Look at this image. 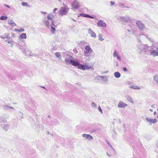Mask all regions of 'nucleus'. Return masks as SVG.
<instances>
[{"mask_svg": "<svg viewBox=\"0 0 158 158\" xmlns=\"http://www.w3.org/2000/svg\"><path fill=\"white\" fill-rule=\"evenodd\" d=\"M19 48L21 50L22 52L27 56L29 55L31 56H33L34 55L33 53H32L27 48L25 45H24L23 46H19Z\"/></svg>", "mask_w": 158, "mask_h": 158, "instance_id": "1", "label": "nucleus"}, {"mask_svg": "<svg viewBox=\"0 0 158 158\" xmlns=\"http://www.w3.org/2000/svg\"><path fill=\"white\" fill-rule=\"evenodd\" d=\"M85 51H84V56H89L93 52V50L89 45H87L85 48Z\"/></svg>", "mask_w": 158, "mask_h": 158, "instance_id": "2", "label": "nucleus"}, {"mask_svg": "<svg viewBox=\"0 0 158 158\" xmlns=\"http://www.w3.org/2000/svg\"><path fill=\"white\" fill-rule=\"evenodd\" d=\"M117 19L120 20L122 22V23L124 24L125 23H127L130 21V18L128 16H118Z\"/></svg>", "mask_w": 158, "mask_h": 158, "instance_id": "3", "label": "nucleus"}, {"mask_svg": "<svg viewBox=\"0 0 158 158\" xmlns=\"http://www.w3.org/2000/svg\"><path fill=\"white\" fill-rule=\"evenodd\" d=\"M69 8L66 7H61L59 10V13L61 15H66L69 11Z\"/></svg>", "mask_w": 158, "mask_h": 158, "instance_id": "4", "label": "nucleus"}, {"mask_svg": "<svg viewBox=\"0 0 158 158\" xmlns=\"http://www.w3.org/2000/svg\"><path fill=\"white\" fill-rule=\"evenodd\" d=\"M153 49V48H152V46L149 47L147 44H145V45L144 46L143 50V51L146 54L149 55L150 51L151 49Z\"/></svg>", "mask_w": 158, "mask_h": 158, "instance_id": "5", "label": "nucleus"}, {"mask_svg": "<svg viewBox=\"0 0 158 158\" xmlns=\"http://www.w3.org/2000/svg\"><path fill=\"white\" fill-rule=\"evenodd\" d=\"M79 0H74L71 4V6L73 9H77L80 7Z\"/></svg>", "mask_w": 158, "mask_h": 158, "instance_id": "6", "label": "nucleus"}, {"mask_svg": "<svg viewBox=\"0 0 158 158\" xmlns=\"http://www.w3.org/2000/svg\"><path fill=\"white\" fill-rule=\"evenodd\" d=\"M136 25L138 28L141 31H143L145 28L144 24L140 21H137L136 23Z\"/></svg>", "mask_w": 158, "mask_h": 158, "instance_id": "7", "label": "nucleus"}, {"mask_svg": "<svg viewBox=\"0 0 158 158\" xmlns=\"http://www.w3.org/2000/svg\"><path fill=\"white\" fill-rule=\"evenodd\" d=\"M82 137L84 138L85 140H88L90 141L93 139L92 136L89 134H83L82 135Z\"/></svg>", "mask_w": 158, "mask_h": 158, "instance_id": "8", "label": "nucleus"}, {"mask_svg": "<svg viewBox=\"0 0 158 158\" xmlns=\"http://www.w3.org/2000/svg\"><path fill=\"white\" fill-rule=\"evenodd\" d=\"M54 16L51 14L48 15L47 16V19L51 20H52V25L54 26L55 27H56L57 26V25H55L54 23L55 22V21L54 20H53V19Z\"/></svg>", "mask_w": 158, "mask_h": 158, "instance_id": "9", "label": "nucleus"}, {"mask_svg": "<svg viewBox=\"0 0 158 158\" xmlns=\"http://www.w3.org/2000/svg\"><path fill=\"white\" fill-rule=\"evenodd\" d=\"M72 60V57L69 55H68L65 59V61L67 64H70Z\"/></svg>", "mask_w": 158, "mask_h": 158, "instance_id": "10", "label": "nucleus"}, {"mask_svg": "<svg viewBox=\"0 0 158 158\" xmlns=\"http://www.w3.org/2000/svg\"><path fill=\"white\" fill-rule=\"evenodd\" d=\"M97 26L102 27H105L106 25L105 23L103 20H99L97 23Z\"/></svg>", "mask_w": 158, "mask_h": 158, "instance_id": "11", "label": "nucleus"}, {"mask_svg": "<svg viewBox=\"0 0 158 158\" xmlns=\"http://www.w3.org/2000/svg\"><path fill=\"white\" fill-rule=\"evenodd\" d=\"M88 32L90 35L91 36L94 38L96 37V35L95 33L91 28H89Z\"/></svg>", "mask_w": 158, "mask_h": 158, "instance_id": "12", "label": "nucleus"}, {"mask_svg": "<svg viewBox=\"0 0 158 158\" xmlns=\"http://www.w3.org/2000/svg\"><path fill=\"white\" fill-rule=\"evenodd\" d=\"M149 55H152L154 56H158V51L156 50L152 49L150 51Z\"/></svg>", "mask_w": 158, "mask_h": 158, "instance_id": "13", "label": "nucleus"}, {"mask_svg": "<svg viewBox=\"0 0 158 158\" xmlns=\"http://www.w3.org/2000/svg\"><path fill=\"white\" fill-rule=\"evenodd\" d=\"M127 106V105L122 101H120L118 105L119 108H124Z\"/></svg>", "mask_w": 158, "mask_h": 158, "instance_id": "14", "label": "nucleus"}, {"mask_svg": "<svg viewBox=\"0 0 158 158\" xmlns=\"http://www.w3.org/2000/svg\"><path fill=\"white\" fill-rule=\"evenodd\" d=\"M146 120L150 124L152 123H155L157 122V119L156 118H154V119H151L149 118H146Z\"/></svg>", "mask_w": 158, "mask_h": 158, "instance_id": "15", "label": "nucleus"}, {"mask_svg": "<svg viewBox=\"0 0 158 158\" xmlns=\"http://www.w3.org/2000/svg\"><path fill=\"white\" fill-rule=\"evenodd\" d=\"M139 44L137 45V47L141 51H143V50L144 46L145 44H142L140 41H139Z\"/></svg>", "mask_w": 158, "mask_h": 158, "instance_id": "16", "label": "nucleus"}, {"mask_svg": "<svg viewBox=\"0 0 158 158\" xmlns=\"http://www.w3.org/2000/svg\"><path fill=\"white\" fill-rule=\"evenodd\" d=\"M7 23L12 27H14L16 26V25L15 23L12 20H8V21Z\"/></svg>", "mask_w": 158, "mask_h": 158, "instance_id": "17", "label": "nucleus"}, {"mask_svg": "<svg viewBox=\"0 0 158 158\" xmlns=\"http://www.w3.org/2000/svg\"><path fill=\"white\" fill-rule=\"evenodd\" d=\"M144 37H145L146 38H148V40H149V41L152 42H154V40L148 37V35H145L144 34H142L140 35H139V38H143Z\"/></svg>", "mask_w": 158, "mask_h": 158, "instance_id": "18", "label": "nucleus"}, {"mask_svg": "<svg viewBox=\"0 0 158 158\" xmlns=\"http://www.w3.org/2000/svg\"><path fill=\"white\" fill-rule=\"evenodd\" d=\"M51 122L48 123V124L51 126H56L59 124L58 121L57 120L51 121Z\"/></svg>", "mask_w": 158, "mask_h": 158, "instance_id": "19", "label": "nucleus"}, {"mask_svg": "<svg viewBox=\"0 0 158 158\" xmlns=\"http://www.w3.org/2000/svg\"><path fill=\"white\" fill-rule=\"evenodd\" d=\"M27 38V35L25 33H22L20 35L19 37V39L21 40L23 39H25Z\"/></svg>", "mask_w": 158, "mask_h": 158, "instance_id": "20", "label": "nucleus"}, {"mask_svg": "<svg viewBox=\"0 0 158 158\" xmlns=\"http://www.w3.org/2000/svg\"><path fill=\"white\" fill-rule=\"evenodd\" d=\"M113 56L114 57H116L117 59L119 61H121V58L120 56H119L117 53L116 50H115L113 54Z\"/></svg>", "mask_w": 158, "mask_h": 158, "instance_id": "21", "label": "nucleus"}, {"mask_svg": "<svg viewBox=\"0 0 158 158\" xmlns=\"http://www.w3.org/2000/svg\"><path fill=\"white\" fill-rule=\"evenodd\" d=\"M77 68L78 69L83 70H85L86 69V67L85 65L81 64L79 63L77 66Z\"/></svg>", "mask_w": 158, "mask_h": 158, "instance_id": "22", "label": "nucleus"}, {"mask_svg": "<svg viewBox=\"0 0 158 158\" xmlns=\"http://www.w3.org/2000/svg\"><path fill=\"white\" fill-rule=\"evenodd\" d=\"M14 30L15 31L22 32L24 31V29L21 27H20L19 28H15L14 29Z\"/></svg>", "mask_w": 158, "mask_h": 158, "instance_id": "23", "label": "nucleus"}, {"mask_svg": "<svg viewBox=\"0 0 158 158\" xmlns=\"http://www.w3.org/2000/svg\"><path fill=\"white\" fill-rule=\"evenodd\" d=\"M79 64V63L78 62L72 60L70 64L74 66L77 67Z\"/></svg>", "mask_w": 158, "mask_h": 158, "instance_id": "24", "label": "nucleus"}, {"mask_svg": "<svg viewBox=\"0 0 158 158\" xmlns=\"http://www.w3.org/2000/svg\"><path fill=\"white\" fill-rule=\"evenodd\" d=\"M126 32L127 35L134 34V32L132 30H130L129 29H127L126 31Z\"/></svg>", "mask_w": 158, "mask_h": 158, "instance_id": "25", "label": "nucleus"}, {"mask_svg": "<svg viewBox=\"0 0 158 158\" xmlns=\"http://www.w3.org/2000/svg\"><path fill=\"white\" fill-rule=\"evenodd\" d=\"M114 75L115 78H119L121 76L120 73L118 72H116L114 73Z\"/></svg>", "mask_w": 158, "mask_h": 158, "instance_id": "26", "label": "nucleus"}, {"mask_svg": "<svg viewBox=\"0 0 158 158\" xmlns=\"http://www.w3.org/2000/svg\"><path fill=\"white\" fill-rule=\"evenodd\" d=\"M9 126L8 124L5 125L2 127L3 129L6 131H7L9 129Z\"/></svg>", "mask_w": 158, "mask_h": 158, "instance_id": "27", "label": "nucleus"}, {"mask_svg": "<svg viewBox=\"0 0 158 158\" xmlns=\"http://www.w3.org/2000/svg\"><path fill=\"white\" fill-rule=\"evenodd\" d=\"M130 87L131 89H140L139 87L136 85H131Z\"/></svg>", "mask_w": 158, "mask_h": 158, "instance_id": "28", "label": "nucleus"}, {"mask_svg": "<svg viewBox=\"0 0 158 158\" xmlns=\"http://www.w3.org/2000/svg\"><path fill=\"white\" fill-rule=\"evenodd\" d=\"M6 120L2 116L0 117V123H6Z\"/></svg>", "mask_w": 158, "mask_h": 158, "instance_id": "29", "label": "nucleus"}, {"mask_svg": "<svg viewBox=\"0 0 158 158\" xmlns=\"http://www.w3.org/2000/svg\"><path fill=\"white\" fill-rule=\"evenodd\" d=\"M154 80L155 82L158 84V75H156L153 77Z\"/></svg>", "mask_w": 158, "mask_h": 158, "instance_id": "30", "label": "nucleus"}, {"mask_svg": "<svg viewBox=\"0 0 158 158\" xmlns=\"http://www.w3.org/2000/svg\"><path fill=\"white\" fill-rule=\"evenodd\" d=\"M8 17L6 16H2L0 18V19L2 20H6Z\"/></svg>", "mask_w": 158, "mask_h": 158, "instance_id": "31", "label": "nucleus"}, {"mask_svg": "<svg viewBox=\"0 0 158 158\" xmlns=\"http://www.w3.org/2000/svg\"><path fill=\"white\" fill-rule=\"evenodd\" d=\"M6 42H7V43L8 44H11L12 45H13V44L14 41L12 40H6Z\"/></svg>", "mask_w": 158, "mask_h": 158, "instance_id": "32", "label": "nucleus"}, {"mask_svg": "<svg viewBox=\"0 0 158 158\" xmlns=\"http://www.w3.org/2000/svg\"><path fill=\"white\" fill-rule=\"evenodd\" d=\"M85 17H87V18H91V19H94V16H90L88 14H86V15Z\"/></svg>", "mask_w": 158, "mask_h": 158, "instance_id": "33", "label": "nucleus"}, {"mask_svg": "<svg viewBox=\"0 0 158 158\" xmlns=\"http://www.w3.org/2000/svg\"><path fill=\"white\" fill-rule=\"evenodd\" d=\"M3 107L4 110H7L9 109V106L7 105H5L3 106Z\"/></svg>", "mask_w": 158, "mask_h": 158, "instance_id": "34", "label": "nucleus"}, {"mask_svg": "<svg viewBox=\"0 0 158 158\" xmlns=\"http://www.w3.org/2000/svg\"><path fill=\"white\" fill-rule=\"evenodd\" d=\"M98 37V40L101 41H103L104 40L100 35H99Z\"/></svg>", "mask_w": 158, "mask_h": 158, "instance_id": "35", "label": "nucleus"}, {"mask_svg": "<svg viewBox=\"0 0 158 158\" xmlns=\"http://www.w3.org/2000/svg\"><path fill=\"white\" fill-rule=\"evenodd\" d=\"M56 31V29L54 27H53V26H52L51 27V32L52 33H54V32H55Z\"/></svg>", "mask_w": 158, "mask_h": 158, "instance_id": "36", "label": "nucleus"}, {"mask_svg": "<svg viewBox=\"0 0 158 158\" xmlns=\"http://www.w3.org/2000/svg\"><path fill=\"white\" fill-rule=\"evenodd\" d=\"M106 143L109 145V146L113 150V151H114V149L113 148V147H112V146H111V145L109 143V142L108 141H106Z\"/></svg>", "mask_w": 158, "mask_h": 158, "instance_id": "37", "label": "nucleus"}, {"mask_svg": "<svg viewBox=\"0 0 158 158\" xmlns=\"http://www.w3.org/2000/svg\"><path fill=\"white\" fill-rule=\"evenodd\" d=\"M55 55L57 57H59L60 56V54L59 52H56Z\"/></svg>", "mask_w": 158, "mask_h": 158, "instance_id": "38", "label": "nucleus"}, {"mask_svg": "<svg viewBox=\"0 0 158 158\" xmlns=\"http://www.w3.org/2000/svg\"><path fill=\"white\" fill-rule=\"evenodd\" d=\"M3 36L5 38L7 39L9 38V35L7 33L5 34Z\"/></svg>", "mask_w": 158, "mask_h": 158, "instance_id": "39", "label": "nucleus"}, {"mask_svg": "<svg viewBox=\"0 0 158 158\" xmlns=\"http://www.w3.org/2000/svg\"><path fill=\"white\" fill-rule=\"evenodd\" d=\"M91 106L92 107L94 108H95L97 106V105L96 104L93 102H91Z\"/></svg>", "mask_w": 158, "mask_h": 158, "instance_id": "40", "label": "nucleus"}, {"mask_svg": "<svg viewBox=\"0 0 158 158\" xmlns=\"http://www.w3.org/2000/svg\"><path fill=\"white\" fill-rule=\"evenodd\" d=\"M44 23L45 25H46L47 26H48L49 24V22L48 20H46L44 21Z\"/></svg>", "mask_w": 158, "mask_h": 158, "instance_id": "41", "label": "nucleus"}, {"mask_svg": "<svg viewBox=\"0 0 158 158\" xmlns=\"http://www.w3.org/2000/svg\"><path fill=\"white\" fill-rule=\"evenodd\" d=\"M22 5L23 6H28L27 3L25 2H22Z\"/></svg>", "mask_w": 158, "mask_h": 158, "instance_id": "42", "label": "nucleus"}, {"mask_svg": "<svg viewBox=\"0 0 158 158\" xmlns=\"http://www.w3.org/2000/svg\"><path fill=\"white\" fill-rule=\"evenodd\" d=\"M85 66L86 69V68L87 69H89L91 67V66H89L88 65H86V64H85Z\"/></svg>", "mask_w": 158, "mask_h": 158, "instance_id": "43", "label": "nucleus"}, {"mask_svg": "<svg viewBox=\"0 0 158 158\" xmlns=\"http://www.w3.org/2000/svg\"><path fill=\"white\" fill-rule=\"evenodd\" d=\"M123 70L125 72H127L128 71V69L126 67H123Z\"/></svg>", "mask_w": 158, "mask_h": 158, "instance_id": "44", "label": "nucleus"}, {"mask_svg": "<svg viewBox=\"0 0 158 158\" xmlns=\"http://www.w3.org/2000/svg\"><path fill=\"white\" fill-rule=\"evenodd\" d=\"M86 14H84V13H81V14H80V15L82 17H85Z\"/></svg>", "mask_w": 158, "mask_h": 158, "instance_id": "45", "label": "nucleus"}, {"mask_svg": "<svg viewBox=\"0 0 158 158\" xmlns=\"http://www.w3.org/2000/svg\"><path fill=\"white\" fill-rule=\"evenodd\" d=\"M98 110L102 113V109H101V108L100 106H99L98 107Z\"/></svg>", "mask_w": 158, "mask_h": 158, "instance_id": "46", "label": "nucleus"}, {"mask_svg": "<svg viewBox=\"0 0 158 158\" xmlns=\"http://www.w3.org/2000/svg\"><path fill=\"white\" fill-rule=\"evenodd\" d=\"M110 5H111L112 6H113V5H114V3L112 2V1H110Z\"/></svg>", "mask_w": 158, "mask_h": 158, "instance_id": "47", "label": "nucleus"}, {"mask_svg": "<svg viewBox=\"0 0 158 158\" xmlns=\"http://www.w3.org/2000/svg\"><path fill=\"white\" fill-rule=\"evenodd\" d=\"M99 77L101 78H103L104 77H106V76H99Z\"/></svg>", "mask_w": 158, "mask_h": 158, "instance_id": "48", "label": "nucleus"}, {"mask_svg": "<svg viewBox=\"0 0 158 158\" xmlns=\"http://www.w3.org/2000/svg\"><path fill=\"white\" fill-rule=\"evenodd\" d=\"M57 8H55L54 9H53V13H55V11L57 10Z\"/></svg>", "mask_w": 158, "mask_h": 158, "instance_id": "49", "label": "nucleus"}, {"mask_svg": "<svg viewBox=\"0 0 158 158\" xmlns=\"http://www.w3.org/2000/svg\"><path fill=\"white\" fill-rule=\"evenodd\" d=\"M41 13H42L43 14H45L47 13L46 12H44V11H41Z\"/></svg>", "mask_w": 158, "mask_h": 158, "instance_id": "50", "label": "nucleus"}, {"mask_svg": "<svg viewBox=\"0 0 158 158\" xmlns=\"http://www.w3.org/2000/svg\"><path fill=\"white\" fill-rule=\"evenodd\" d=\"M4 5L5 6H6V7H8V8H10V7L9 6H8V5H6V4H5Z\"/></svg>", "mask_w": 158, "mask_h": 158, "instance_id": "51", "label": "nucleus"}, {"mask_svg": "<svg viewBox=\"0 0 158 158\" xmlns=\"http://www.w3.org/2000/svg\"><path fill=\"white\" fill-rule=\"evenodd\" d=\"M0 37L2 39H5V38L4 37V36H0Z\"/></svg>", "mask_w": 158, "mask_h": 158, "instance_id": "52", "label": "nucleus"}, {"mask_svg": "<svg viewBox=\"0 0 158 158\" xmlns=\"http://www.w3.org/2000/svg\"><path fill=\"white\" fill-rule=\"evenodd\" d=\"M104 81L107 82L108 81V80L107 78H106L105 79L103 80Z\"/></svg>", "mask_w": 158, "mask_h": 158, "instance_id": "53", "label": "nucleus"}, {"mask_svg": "<svg viewBox=\"0 0 158 158\" xmlns=\"http://www.w3.org/2000/svg\"><path fill=\"white\" fill-rule=\"evenodd\" d=\"M9 109H14V108L13 107H12V106H9Z\"/></svg>", "mask_w": 158, "mask_h": 158, "instance_id": "54", "label": "nucleus"}, {"mask_svg": "<svg viewBox=\"0 0 158 158\" xmlns=\"http://www.w3.org/2000/svg\"><path fill=\"white\" fill-rule=\"evenodd\" d=\"M151 106L152 108H154L155 107L154 106V105H152Z\"/></svg>", "mask_w": 158, "mask_h": 158, "instance_id": "55", "label": "nucleus"}, {"mask_svg": "<svg viewBox=\"0 0 158 158\" xmlns=\"http://www.w3.org/2000/svg\"><path fill=\"white\" fill-rule=\"evenodd\" d=\"M106 154L107 155L109 156V157H110V155H109L108 153H106Z\"/></svg>", "mask_w": 158, "mask_h": 158, "instance_id": "56", "label": "nucleus"}, {"mask_svg": "<svg viewBox=\"0 0 158 158\" xmlns=\"http://www.w3.org/2000/svg\"><path fill=\"white\" fill-rule=\"evenodd\" d=\"M46 134H49L50 133H49V131H47V132H46Z\"/></svg>", "mask_w": 158, "mask_h": 158, "instance_id": "57", "label": "nucleus"}, {"mask_svg": "<svg viewBox=\"0 0 158 158\" xmlns=\"http://www.w3.org/2000/svg\"><path fill=\"white\" fill-rule=\"evenodd\" d=\"M72 20H73V21H74V22H76V21L75 19H72Z\"/></svg>", "mask_w": 158, "mask_h": 158, "instance_id": "58", "label": "nucleus"}, {"mask_svg": "<svg viewBox=\"0 0 158 158\" xmlns=\"http://www.w3.org/2000/svg\"><path fill=\"white\" fill-rule=\"evenodd\" d=\"M108 72V71H106L104 72V73H107Z\"/></svg>", "mask_w": 158, "mask_h": 158, "instance_id": "59", "label": "nucleus"}, {"mask_svg": "<svg viewBox=\"0 0 158 158\" xmlns=\"http://www.w3.org/2000/svg\"><path fill=\"white\" fill-rule=\"evenodd\" d=\"M40 87H42V88L45 89L44 87V86H40Z\"/></svg>", "mask_w": 158, "mask_h": 158, "instance_id": "60", "label": "nucleus"}, {"mask_svg": "<svg viewBox=\"0 0 158 158\" xmlns=\"http://www.w3.org/2000/svg\"><path fill=\"white\" fill-rule=\"evenodd\" d=\"M149 110L151 112L152 111H153V110L152 109H149Z\"/></svg>", "mask_w": 158, "mask_h": 158, "instance_id": "61", "label": "nucleus"}, {"mask_svg": "<svg viewBox=\"0 0 158 158\" xmlns=\"http://www.w3.org/2000/svg\"><path fill=\"white\" fill-rule=\"evenodd\" d=\"M156 114V111L154 112V114Z\"/></svg>", "mask_w": 158, "mask_h": 158, "instance_id": "62", "label": "nucleus"}, {"mask_svg": "<svg viewBox=\"0 0 158 158\" xmlns=\"http://www.w3.org/2000/svg\"><path fill=\"white\" fill-rule=\"evenodd\" d=\"M48 117L50 118H51V117L49 116V115H48Z\"/></svg>", "mask_w": 158, "mask_h": 158, "instance_id": "63", "label": "nucleus"}, {"mask_svg": "<svg viewBox=\"0 0 158 158\" xmlns=\"http://www.w3.org/2000/svg\"><path fill=\"white\" fill-rule=\"evenodd\" d=\"M156 50H157V51H158V47H157V48H156Z\"/></svg>", "mask_w": 158, "mask_h": 158, "instance_id": "64", "label": "nucleus"}]
</instances>
